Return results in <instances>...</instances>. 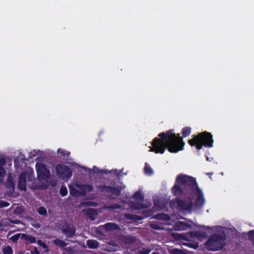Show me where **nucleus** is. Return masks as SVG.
<instances>
[{
    "instance_id": "nucleus-11",
    "label": "nucleus",
    "mask_w": 254,
    "mask_h": 254,
    "mask_svg": "<svg viewBox=\"0 0 254 254\" xmlns=\"http://www.w3.org/2000/svg\"><path fill=\"white\" fill-rule=\"evenodd\" d=\"M76 187L79 189L82 192V194H85L86 192H90L93 191V189L91 185L88 184L76 185Z\"/></svg>"
},
{
    "instance_id": "nucleus-39",
    "label": "nucleus",
    "mask_w": 254,
    "mask_h": 254,
    "mask_svg": "<svg viewBox=\"0 0 254 254\" xmlns=\"http://www.w3.org/2000/svg\"><path fill=\"white\" fill-rule=\"evenodd\" d=\"M178 239H180V238H181V235H180V234H178Z\"/></svg>"
},
{
    "instance_id": "nucleus-8",
    "label": "nucleus",
    "mask_w": 254,
    "mask_h": 254,
    "mask_svg": "<svg viewBox=\"0 0 254 254\" xmlns=\"http://www.w3.org/2000/svg\"><path fill=\"white\" fill-rule=\"evenodd\" d=\"M36 170L38 178H42L46 176V173L48 172L45 165L42 163H37L36 164Z\"/></svg>"
},
{
    "instance_id": "nucleus-20",
    "label": "nucleus",
    "mask_w": 254,
    "mask_h": 254,
    "mask_svg": "<svg viewBox=\"0 0 254 254\" xmlns=\"http://www.w3.org/2000/svg\"><path fill=\"white\" fill-rule=\"evenodd\" d=\"M132 197L135 200H143L144 195L139 191H136L132 195Z\"/></svg>"
},
{
    "instance_id": "nucleus-21",
    "label": "nucleus",
    "mask_w": 254,
    "mask_h": 254,
    "mask_svg": "<svg viewBox=\"0 0 254 254\" xmlns=\"http://www.w3.org/2000/svg\"><path fill=\"white\" fill-rule=\"evenodd\" d=\"M37 212L41 215L47 216V212L46 209L44 206L39 207L37 210Z\"/></svg>"
},
{
    "instance_id": "nucleus-7",
    "label": "nucleus",
    "mask_w": 254,
    "mask_h": 254,
    "mask_svg": "<svg viewBox=\"0 0 254 254\" xmlns=\"http://www.w3.org/2000/svg\"><path fill=\"white\" fill-rule=\"evenodd\" d=\"M75 227L64 221V224L62 226V233L65 235L67 238H70L75 236Z\"/></svg>"
},
{
    "instance_id": "nucleus-30",
    "label": "nucleus",
    "mask_w": 254,
    "mask_h": 254,
    "mask_svg": "<svg viewBox=\"0 0 254 254\" xmlns=\"http://www.w3.org/2000/svg\"><path fill=\"white\" fill-rule=\"evenodd\" d=\"M21 235V234H16L11 236L10 238V239L13 242V243H17L18 239H19L20 236Z\"/></svg>"
},
{
    "instance_id": "nucleus-29",
    "label": "nucleus",
    "mask_w": 254,
    "mask_h": 254,
    "mask_svg": "<svg viewBox=\"0 0 254 254\" xmlns=\"http://www.w3.org/2000/svg\"><path fill=\"white\" fill-rule=\"evenodd\" d=\"M150 252V249L143 248L138 251L137 254H149Z\"/></svg>"
},
{
    "instance_id": "nucleus-25",
    "label": "nucleus",
    "mask_w": 254,
    "mask_h": 254,
    "mask_svg": "<svg viewBox=\"0 0 254 254\" xmlns=\"http://www.w3.org/2000/svg\"><path fill=\"white\" fill-rule=\"evenodd\" d=\"M37 244L40 246L41 247H42L45 250V251L46 252H48L49 251V248L48 247V246H47L46 244L45 243V242H43L42 240H38L37 241Z\"/></svg>"
},
{
    "instance_id": "nucleus-2",
    "label": "nucleus",
    "mask_w": 254,
    "mask_h": 254,
    "mask_svg": "<svg viewBox=\"0 0 254 254\" xmlns=\"http://www.w3.org/2000/svg\"><path fill=\"white\" fill-rule=\"evenodd\" d=\"M174 130L170 129L160 133L151 142L150 151L156 154H163L166 149L171 153H177L184 149L185 143L179 133H174Z\"/></svg>"
},
{
    "instance_id": "nucleus-5",
    "label": "nucleus",
    "mask_w": 254,
    "mask_h": 254,
    "mask_svg": "<svg viewBox=\"0 0 254 254\" xmlns=\"http://www.w3.org/2000/svg\"><path fill=\"white\" fill-rule=\"evenodd\" d=\"M56 170L57 174L63 179H69L72 176V172L70 168L63 164H58Z\"/></svg>"
},
{
    "instance_id": "nucleus-37",
    "label": "nucleus",
    "mask_w": 254,
    "mask_h": 254,
    "mask_svg": "<svg viewBox=\"0 0 254 254\" xmlns=\"http://www.w3.org/2000/svg\"><path fill=\"white\" fill-rule=\"evenodd\" d=\"M77 191L76 189H72L70 190V193L71 195H73L74 193L76 192Z\"/></svg>"
},
{
    "instance_id": "nucleus-17",
    "label": "nucleus",
    "mask_w": 254,
    "mask_h": 254,
    "mask_svg": "<svg viewBox=\"0 0 254 254\" xmlns=\"http://www.w3.org/2000/svg\"><path fill=\"white\" fill-rule=\"evenodd\" d=\"M155 218L157 220L169 221L171 219L170 216L165 213H159L155 216Z\"/></svg>"
},
{
    "instance_id": "nucleus-26",
    "label": "nucleus",
    "mask_w": 254,
    "mask_h": 254,
    "mask_svg": "<svg viewBox=\"0 0 254 254\" xmlns=\"http://www.w3.org/2000/svg\"><path fill=\"white\" fill-rule=\"evenodd\" d=\"M82 205L84 206H96L97 203L92 201H86L82 203Z\"/></svg>"
},
{
    "instance_id": "nucleus-18",
    "label": "nucleus",
    "mask_w": 254,
    "mask_h": 254,
    "mask_svg": "<svg viewBox=\"0 0 254 254\" xmlns=\"http://www.w3.org/2000/svg\"><path fill=\"white\" fill-rule=\"evenodd\" d=\"M57 152L59 156L64 159H67L70 154L69 152L60 148L58 149Z\"/></svg>"
},
{
    "instance_id": "nucleus-40",
    "label": "nucleus",
    "mask_w": 254,
    "mask_h": 254,
    "mask_svg": "<svg viewBox=\"0 0 254 254\" xmlns=\"http://www.w3.org/2000/svg\"><path fill=\"white\" fill-rule=\"evenodd\" d=\"M151 254H159L157 252H153V253H152Z\"/></svg>"
},
{
    "instance_id": "nucleus-19",
    "label": "nucleus",
    "mask_w": 254,
    "mask_h": 254,
    "mask_svg": "<svg viewBox=\"0 0 254 254\" xmlns=\"http://www.w3.org/2000/svg\"><path fill=\"white\" fill-rule=\"evenodd\" d=\"M181 132L183 137H186L190 134L191 128L189 127H185L182 129Z\"/></svg>"
},
{
    "instance_id": "nucleus-16",
    "label": "nucleus",
    "mask_w": 254,
    "mask_h": 254,
    "mask_svg": "<svg viewBox=\"0 0 254 254\" xmlns=\"http://www.w3.org/2000/svg\"><path fill=\"white\" fill-rule=\"evenodd\" d=\"M87 246L90 249H96L99 246V243L93 240H88L86 241Z\"/></svg>"
},
{
    "instance_id": "nucleus-31",
    "label": "nucleus",
    "mask_w": 254,
    "mask_h": 254,
    "mask_svg": "<svg viewBox=\"0 0 254 254\" xmlns=\"http://www.w3.org/2000/svg\"><path fill=\"white\" fill-rule=\"evenodd\" d=\"M10 203L6 201L0 200V208L8 206Z\"/></svg>"
},
{
    "instance_id": "nucleus-4",
    "label": "nucleus",
    "mask_w": 254,
    "mask_h": 254,
    "mask_svg": "<svg viewBox=\"0 0 254 254\" xmlns=\"http://www.w3.org/2000/svg\"><path fill=\"white\" fill-rule=\"evenodd\" d=\"M226 239V236L225 233L214 234L206 242L205 245L209 251H217L225 246Z\"/></svg>"
},
{
    "instance_id": "nucleus-32",
    "label": "nucleus",
    "mask_w": 254,
    "mask_h": 254,
    "mask_svg": "<svg viewBox=\"0 0 254 254\" xmlns=\"http://www.w3.org/2000/svg\"><path fill=\"white\" fill-rule=\"evenodd\" d=\"M86 213L89 216H92L93 215L95 214L96 213L95 209H94L93 208H87L86 209Z\"/></svg>"
},
{
    "instance_id": "nucleus-10",
    "label": "nucleus",
    "mask_w": 254,
    "mask_h": 254,
    "mask_svg": "<svg viewBox=\"0 0 254 254\" xmlns=\"http://www.w3.org/2000/svg\"><path fill=\"white\" fill-rule=\"evenodd\" d=\"M191 227V225L184 221H178L174 225L175 230L177 231L186 230Z\"/></svg>"
},
{
    "instance_id": "nucleus-1",
    "label": "nucleus",
    "mask_w": 254,
    "mask_h": 254,
    "mask_svg": "<svg viewBox=\"0 0 254 254\" xmlns=\"http://www.w3.org/2000/svg\"><path fill=\"white\" fill-rule=\"evenodd\" d=\"M172 192L176 196L189 195L187 201L176 198L171 202V206H176L179 209L190 210L193 205L201 208L205 203L203 192L199 188L196 179L192 177L182 174L179 175L172 188Z\"/></svg>"
},
{
    "instance_id": "nucleus-6",
    "label": "nucleus",
    "mask_w": 254,
    "mask_h": 254,
    "mask_svg": "<svg viewBox=\"0 0 254 254\" xmlns=\"http://www.w3.org/2000/svg\"><path fill=\"white\" fill-rule=\"evenodd\" d=\"M98 190L102 192L111 193L115 195H120L121 194L122 189L120 187H114L106 185H100L97 187Z\"/></svg>"
},
{
    "instance_id": "nucleus-22",
    "label": "nucleus",
    "mask_w": 254,
    "mask_h": 254,
    "mask_svg": "<svg viewBox=\"0 0 254 254\" xmlns=\"http://www.w3.org/2000/svg\"><path fill=\"white\" fill-rule=\"evenodd\" d=\"M2 253L3 254H12V249L8 245L2 248Z\"/></svg>"
},
{
    "instance_id": "nucleus-33",
    "label": "nucleus",
    "mask_w": 254,
    "mask_h": 254,
    "mask_svg": "<svg viewBox=\"0 0 254 254\" xmlns=\"http://www.w3.org/2000/svg\"><path fill=\"white\" fill-rule=\"evenodd\" d=\"M121 207V206L120 204L118 203H114L111 206H110V208L113 209H120Z\"/></svg>"
},
{
    "instance_id": "nucleus-23",
    "label": "nucleus",
    "mask_w": 254,
    "mask_h": 254,
    "mask_svg": "<svg viewBox=\"0 0 254 254\" xmlns=\"http://www.w3.org/2000/svg\"><path fill=\"white\" fill-rule=\"evenodd\" d=\"M170 254H187L185 251L178 249H173L170 251Z\"/></svg>"
},
{
    "instance_id": "nucleus-41",
    "label": "nucleus",
    "mask_w": 254,
    "mask_h": 254,
    "mask_svg": "<svg viewBox=\"0 0 254 254\" xmlns=\"http://www.w3.org/2000/svg\"><path fill=\"white\" fill-rule=\"evenodd\" d=\"M108 198H111V195H108Z\"/></svg>"
},
{
    "instance_id": "nucleus-28",
    "label": "nucleus",
    "mask_w": 254,
    "mask_h": 254,
    "mask_svg": "<svg viewBox=\"0 0 254 254\" xmlns=\"http://www.w3.org/2000/svg\"><path fill=\"white\" fill-rule=\"evenodd\" d=\"M60 193L62 196H64L67 195V190L65 186H63L61 187L60 190Z\"/></svg>"
},
{
    "instance_id": "nucleus-36",
    "label": "nucleus",
    "mask_w": 254,
    "mask_h": 254,
    "mask_svg": "<svg viewBox=\"0 0 254 254\" xmlns=\"http://www.w3.org/2000/svg\"><path fill=\"white\" fill-rule=\"evenodd\" d=\"M32 254H39L40 252L38 250L37 248L34 247V249L31 252Z\"/></svg>"
},
{
    "instance_id": "nucleus-15",
    "label": "nucleus",
    "mask_w": 254,
    "mask_h": 254,
    "mask_svg": "<svg viewBox=\"0 0 254 254\" xmlns=\"http://www.w3.org/2000/svg\"><path fill=\"white\" fill-rule=\"evenodd\" d=\"M53 243L57 247H59L62 248H65L64 247L67 245L64 241L60 239H56L53 240Z\"/></svg>"
},
{
    "instance_id": "nucleus-42",
    "label": "nucleus",
    "mask_w": 254,
    "mask_h": 254,
    "mask_svg": "<svg viewBox=\"0 0 254 254\" xmlns=\"http://www.w3.org/2000/svg\"><path fill=\"white\" fill-rule=\"evenodd\" d=\"M1 226V225L0 224V226Z\"/></svg>"
},
{
    "instance_id": "nucleus-24",
    "label": "nucleus",
    "mask_w": 254,
    "mask_h": 254,
    "mask_svg": "<svg viewBox=\"0 0 254 254\" xmlns=\"http://www.w3.org/2000/svg\"><path fill=\"white\" fill-rule=\"evenodd\" d=\"M144 170L145 173L147 175H152L153 173V170L149 165H147V163L145 164Z\"/></svg>"
},
{
    "instance_id": "nucleus-13",
    "label": "nucleus",
    "mask_w": 254,
    "mask_h": 254,
    "mask_svg": "<svg viewBox=\"0 0 254 254\" xmlns=\"http://www.w3.org/2000/svg\"><path fill=\"white\" fill-rule=\"evenodd\" d=\"M104 227L107 231L116 230L120 228L118 225L111 222L107 223L104 225Z\"/></svg>"
},
{
    "instance_id": "nucleus-12",
    "label": "nucleus",
    "mask_w": 254,
    "mask_h": 254,
    "mask_svg": "<svg viewBox=\"0 0 254 254\" xmlns=\"http://www.w3.org/2000/svg\"><path fill=\"white\" fill-rule=\"evenodd\" d=\"M21 238L25 240L26 242L30 244H34L36 242L35 237L25 234H22Z\"/></svg>"
},
{
    "instance_id": "nucleus-34",
    "label": "nucleus",
    "mask_w": 254,
    "mask_h": 254,
    "mask_svg": "<svg viewBox=\"0 0 254 254\" xmlns=\"http://www.w3.org/2000/svg\"><path fill=\"white\" fill-rule=\"evenodd\" d=\"M6 172L3 167V165H0V177H3L5 175Z\"/></svg>"
},
{
    "instance_id": "nucleus-27",
    "label": "nucleus",
    "mask_w": 254,
    "mask_h": 254,
    "mask_svg": "<svg viewBox=\"0 0 254 254\" xmlns=\"http://www.w3.org/2000/svg\"><path fill=\"white\" fill-rule=\"evenodd\" d=\"M64 250L65 251V253H63L62 254H75V251L72 247H68L64 248Z\"/></svg>"
},
{
    "instance_id": "nucleus-38",
    "label": "nucleus",
    "mask_w": 254,
    "mask_h": 254,
    "mask_svg": "<svg viewBox=\"0 0 254 254\" xmlns=\"http://www.w3.org/2000/svg\"><path fill=\"white\" fill-rule=\"evenodd\" d=\"M98 172L101 174H107V171H104V170H101L99 171H98Z\"/></svg>"
},
{
    "instance_id": "nucleus-14",
    "label": "nucleus",
    "mask_w": 254,
    "mask_h": 254,
    "mask_svg": "<svg viewBox=\"0 0 254 254\" xmlns=\"http://www.w3.org/2000/svg\"><path fill=\"white\" fill-rule=\"evenodd\" d=\"M125 217L128 220H133L135 221H140L143 219L141 216L131 213L125 214Z\"/></svg>"
},
{
    "instance_id": "nucleus-9",
    "label": "nucleus",
    "mask_w": 254,
    "mask_h": 254,
    "mask_svg": "<svg viewBox=\"0 0 254 254\" xmlns=\"http://www.w3.org/2000/svg\"><path fill=\"white\" fill-rule=\"evenodd\" d=\"M17 187L18 189L21 191L26 190V181L25 173H23L20 174V175H19Z\"/></svg>"
},
{
    "instance_id": "nucleus-3",
    "label": "nucleus",
    "mask_w": 254,
    "mask_h": 254,
    "mask_svg": "<svg viewBox=\"0 0 254 254\" xmlns=\"http://www.w3.org/2000/svg\"><path fill=\"white\" fill-rule=\"evenodd\" d=\"M214 140L211 133L204 131L199 133L196 135H193L192 138L188 141L191 146H195L198 150L203 147L211 148L213 146Z\"/></svg>"
},
{
    "instance_id": "nucleus-35",
    "label": "nucleus",
    "mask_w": 254,
    "mask_h": 254,
    "mask_svg": "<svg viewBox=\"0 0 254 254\" xmlns=\"http://www.w3.org/2000/svg\"><path fill=\"white\" fill-rule=\"evenodd\" d=\"M5 163V159L3 156H0V165H3Z\"/></svg>"
}]
</instances>
